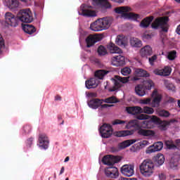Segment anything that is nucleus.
Returning a JSON list of instances; mask_svg holds the SVG:
<instances>
[{
    "mask_svg": "<svg viewBox=\"0 0 180 180\" xmlns=\"http://www.w3.org/2000/svg\"><path fill=\"white\" fill-rule=\"evenodd\" d=\"M6 23L11 27H16L19 25V21L22 23H32L34 18L33 13L30 8H24L19 11L17 16L11 13H6L5 15Z\"/></svg>",
    "mask_w": 180,
    "mask_h": 180,
    "instance_id": "f257e3e1",
    "label": "nucleus"
},
{
    "mask_svg": "<svg viewBox=\"0 0 180 180\" xmlns=\"http://www.w3.org/2000/svg\"><path fill=\"white\" fill-rule=\"evenodd\" d=\"M113 22V19L110 17H104L99 18L90 25L91 30L93 32H102V30H108Z\"/></svg>",
    "mask_w": 180,
    "mask_h": 180,
    "instance_id": "f03ea898",
    "label": "nucleus"
},
{
    "mask_svg": "<svg viewBox=\"0 0 180 180\" xmlns=\"http://www.w3.org/2000/svg\"><path fill=\"white\" fill-rule=\"evenodd\" d=\"M115 13H119L122 15V18H125V19H140V15L136 14L134 13H129L131 12V8L129 6H121L115 8Z\"/></svg>",
    "mask_w": 180,
    "mask_h": 180,
    "instance_id": "7ed1b4c3",
    "label": "nucleus"
},
{
    "mask_svg": "<svg viewBox=\"0 0 180 180\" xmlns=\"http://www.w3.org/2000/svg\"><path fill=\"white\" fill-rule=\"evenodd\" d=\"M141 173L144 176H151L153 170L154 169V163L149 159H146L139 166Z\"/></svg>",
    "mask_w": 180,
    "mask_h": 180,
    "instance_id": "20e7f679",
    "label": "nucleus"
},
{
    "mask_svg": "<svg viewBox=\"0 0 180 180\" xmlns=\"http://www.w3.org/2000/svg\"><path fill=\"white\" fill-rule=\"evenodd\" d=\"M152 29H158L160 27L162 32H168V17H159L151 24Z\"/></svg>",
    "mask_w": 180,
    "mask_h": 180,
    "instance_id": "39448f33",
    "label": "nucleus"
},
{
    "mask_svg": "<svg viewBox=\"0 0 180 180\" xmlns=\"http://www.w3.org/2000/svg\"><path fill=\"white\" fill-rule=\"evenodd\" d=\"M88 106H89L91 109H98L99 108L100 110L102 109H106L107 108H110V106H113V105L108 104H103V99L99 98H94L88 101Z\"/></svg>",
    "mask_w": 180,
    "mask_h": 180,
    "instance_id": "423d86ee",
    "label": "nucleus"
},
{
    "mask_svg": "<svg viewBox=\"0 0 180 180\" xmlns=\"http://www.w3.org/2000/svg\"><path fill=\"white\" fill-rule=\"evenodd\" d=\"M100 134L103 139H109L113 134V128L110 124H103L99 129Z\"/></svg>",
    "mask_w": 180,
    "mask_h": 180,
    "instance_id": "0eeeda50",
    "label": "nucleus"
},
{
    "mask_svg": "<svg viewBox=\"0 0 180 180\" xmlns=\"http://www.w3.org/2000/svg\"><path fill=\"white\" fill-rule=\"evenodd\" d=\"M129 79H130L129 77H122L120 76L115 75V79H114L115 86L113 87L112 89L110 90L111 92L116 91V89H119V88H120L122 86V84H120V82L122 84H127V82L129 81Z\"/></svg>",
    "mask_w": 180,
    "mask_h": 180,
    "instance_id": "6e6552de",
    "label": "nucleus"
},
{
    "mask_svg": "<svg viewBox=\"0 0 180 180\" xmlns=\"http://www.w3.org/2000/svg\"><path fill=\"white\" fill-rule=\"evenodd\" d=\"M120 161V159L117 156H113L112 155H107L104 156L102 159V162L105 165H115V164H117Z\"/></svg>",
    "mask_w": 180,
    "mask_h": 180,
    "instance_id": "1a4fd4ad",
    "label": "nucleus"
},
{
    "mask_svg": "<svg viewBox=\"0 0 180 180\" xmlns=\"http://www.w3.org/2000/svg\"><path fill=\"white\" fill-rule=\"evenodd\" d=\"M92 9V6H88L86 4H82L80 6V11H82V15L83 16H87L88 18L96 16V12Z\"/></svg>",
    "mask_w": 180,
    "mask_h": 180,
    "instance_id": "9d476101",
    "label": "nucleus"
},
{
    "mask_svg": "<svg viewBox=\"0 0 180 180\" xmlns=\"http://www.w3.org/2000/svg\"><path fill=\"white\" fill-rule=\"evenodd\" d=\"M151 97L153 98L151 103L152 108H158L162 99V96L158 93L157 89H155L151 94Z\"/></svg>",
    "mask_w": 180,
    "mask_h": 180,
    "instance_id": "9b49d317",
    "label": "nucleus"
},
{
    "mask_svg": "<svg viewBox=\"0 0 180 180\" xmlns=\"http://www.w3.org/2000/svg\"><path fill=\"white\" fill-rule=\"evenodd\" d=\"M101 40H102V37L99 35H89L86 38V44L87 49H89L90 47L95 46V44L98 43V41H101Z\"/></svg>",
    "mask_w": 180,
    "mask_h": 180,
    "instance_id": "f8f14e48",
    "label": "nucleus"
},
{
    "mask_svg": "<svg viewBox=\"0 0 180 180\" xmlns=\"http://www.w3.org/2000/svg\"><path fill=\"white\" fill-rule=\"evenodd\" d=\"M121 173L124 176H133L134 175V166L131 165H125L121 167Z\"/></svg>",
    "mask_w": 180,
    "mask_h": 180,
    "instance_id": "ddd939ff",
    "label": "nucleus"
},
{
    "mask_svg": "<svg viewBox=\"0 0 180 180\" xmlns=\"http://www.w3.org/2000/svg\"><path fill=\"white\" fill-rule=\"evenodd\" d=\"M50 141H49V137L46 134H41L39 135V146L44 150L49 148V144Z\"/></svg>",
    "mask_w": 180,
    "mask_h": 180,
    "instance_id": "4468645a",
    "label": "nucleus"
},
{
    "mask_svg": "<svg viewBox=\"0 0 180 180\" xmlns=\"http://www.w3.org/2000/svg\"><path fill=\"white\" fill-rule=\"evenodd\" d=\"M164 147V143L159 141L153 143L152 146H149L146 150V154H152V153H156V151H161Z\"/></svg>",
    "mask_w": 180,
    "mask_h": 180,
    "instance_id": "2eb2a0df",
    "label": "nucleus"
},
{
    "mask_svg": "<svg viewBox=\"0 0 180 180\" xmlns=\"http://www.w3.org/2000/svg\"><path fill=\"white\" fill-rule=\"evenodd\" d=\"M111 63L115 67H122L126 64V58L123 56L118 55L112 58Z\"/></svg>",
    "mask_w": 180,
    "mask_h": 180,
    "instance_id": "dca6fc26",
    "label": "nucleus"
},
{
    "mask_svg": "<svg viewBox=\"0 0 180 180\" xmlns=\"http://www.w3.org/2000/svg\"><path fill=\"white\" fill-rule=\"evenodd\" d=\"M94 6H99L102 9H110L112 5L108 0H93Z\"/></svg>",
    "mask_w": 180,
    "mask_h": 180,
    "instance_id": "f3484780",
    "label": "nucleus"
},
{
    "mask_svg": "<svg viewBox=\"0 0 180 180\" xmlns=\"http://www.w3.org/2000/svg\"><path fill=\"white\" fill-rule=\"evenodd\" d=\"M105 174L108 178H116L119 176V170L117 167H109L105 169Z\"/></svg>",
    "mask_w": 180,
    "mask_h": 180,
    "instance_id": "a211bd4d",
    "label": "nucleus"
},
{
    "mask_svg": "<svg viewBox=\"0 0 180 180\" xmlns=\"http://www.w3.org/2000/svg\"><path fill=\"white\" fill-rule=\"evenodd\" d=\"M140 54L143 58H148L150 56H153V49L149 45H146L141 49Z\"/></svg>",
    "mask_w": 180,
    "mask_h": 180,
    "instance_id": "6ab92c4d",
    "label": "nucleus"
},
{
    "mask_svg": "<svg viewBox=\"0 0 180 180\" xmlns=\"http://www.w3.org/2000/svg\"><path fill=\"white\" fill-rule=\"evenodd\" d=\"M85 85L87 89H92L93 88H96V86H98V82L96 77H91L90 79L86 80Z\"/></svg>",
    "mask_w": 180,
    "mask_h": 180,
    "instance_id": "aec40b11",
    "label": "nucleus"
},
{
    "mask_svg": "<svg viewBox=\"0 0 180 180\" xmlns=\"http://www.w3.org/2000/svg\"><path fill=\"white\" fill-rule=\"evenodd\" d=\"M126 111L129 115H140L143 113V108L140 106L127 107Z\"/></svg>",
    "mask_w": 180,
    "mask_h": 180,
    "instance_id": "412c9836",
    "label": "nucleus"
},
{
    "mask_svg": "<svg viewBox=\"0 0 180 180\" xmlns=\"http://www.w3.org/2000/svg\"><path fill=\"white\" fill-rule=\"evenodd\" d=\"M155 75H160L161 77H168L171 74V68L166 66L164 69L156 70L154 71Z\"/></svg>",
    "mask_w": 180,
    "mask_h": 180,
    "instance_id": "4be33fe9",
    "label": "nucleus"
},
{
    "mask_svg": "<svg viewBox=\"0 0 180 180\" xmlns=\"http://www.w3.org/2000/svg\"><path fill=\"white\" fill-rule=\"evenodd\" d=\"M107 49L112 54H122V49L112 42L107 46Z\"/></svg>",
    "mask_w": 180,
    "mask_h": 180,
    "instance_id": "5701e85b",
    "label": "nucleus"
},
{
    "mask_svg": "<svg viewBox=\"0 0 180 180\" xmlns=\"http://www.w3.org/2000/svg\"><path fill=\"white\" fill-rule=\"evenodd\" d=\"M154 20V16L151 15L149 17L145 18L143 20H141L140 23L141 27H143V29H147L150 25H151V22Z\"/></svg>",
    "mask_w": 180,
    "mask_h": 180,
    "instance_id": "b1692460",
    "label": "nucleus"
},
{
    "mask_svg": "<svg viewBox=\"0 0 180 180\" xmlns=\"http://www.w3.org/2000/svg\"><path fill=\"white\" fill-rule=\"evenodd\" d=\"M129 43L131 47H134L135 49H140V47H142L143 46V42L141 41V40L136 37L131 38L129 40Z\"/></svg>",
    "mask_w": 180,
    "mask_h": 180,
    "instance_id": "393cba45",
    "label": "nucleus"
},
{
    "mask_svg": "<svg viewBox=\"0 0 180 180\" xmlns=\"http://www.w3.org/2000/svg\"><path fill=\"white\" fill-rule=\"evenodd\" d=\"M116 44L126 47L127 46V38L123 35H118L115 40Z\"/></svg>",
    "mask_w": 180,
    "mask_h": 180,
    "instance_id": "a878e982",
    "label": "nucleus"
},
{
    "mask_svg": "<svg viewBox=\"0 0 180 180\" xmlns=\"http://www.w3.org/2000/svg\"><path fill=\"white\" fill-rule=\"evenodd\" d=\"M138 134L139 136H143V137H148L150 136H155V132L150 129H140L138 130Z\"/></svg>",
    "mask_w": 180,
    "mask_h": 180,
    "instance_id": "bb28decb",
    "label": "nucleus"
},
{
    "mask_svg": "<svg viewBox=\"0 0 180 180\" xmlns=\"http://www.w3.org/2000/svg\"><path fill=\"white\" fill-rule=\"evenodd\" d=\"M22 30L27 34H33L36 32V27L30 24H25L22 25Z\"/></svg>",
    "mask_w": 180,
    "mask_h": 180,
    "instance_id": "cd10ccee",
    "label": "nucleus"
},
{
    "mask_svg": "<svg viewBox=\"0 0 180 180\" xmlns=\"http://www.w3.org/2000/svg\"><path fill=\"white\" fill-rule=\"evenodd\" d=\"M136 141V139H128L124 141L119 144V148H120V150H123V148H127V147H129V146H131V144H134Z\"/></svg>",
    "mask_w": 180,
    "mask_h": 180,
    "instance_id": "c85d7f7f",
    "label": "nucleus"
},
{
    "mask_svg": "<svg viewBox=\"0 0 180 180\" xmlns=\"http://www.w3.org/2000/svg\"><path fill=\"white\" fill-rule=\"evenodd\" d=\"M133 133V131L123 130L114 132V136L115 137H126L127 136H131Z\"/></svg>",
    "mask_w": 180,
    "mask_h": 180,
    "instance_id": "c756f323",
    "label": "nucleus"
},
{
    "mask_svg": "<svg viewBox=\"0 0 180 180\" xmlns=\"http://www.w3.org/2000/svg\"><path fill=\"white\" fill-rule=\"evenodd\" d=\"M135 92L139 96H144L146 95V90L143 84H138L135 86Z\"/></svg>",
    "mask_w": 180,
    "mask_h": 180,
    "instance_id": "7c9ffc66",
    "label": "nucleus"
},
{
    "mask_svg": "<svg viewBox=\"0 0 180 180\" xmlns=\"http://www.w3.org/2000/svg\"><path fill=\"white\" fill-rule=\"evenodd\" d=\"M107 74H109V71L105 70H98L95 72L94 77L98 79H102L105 77V75H107Z\"/></svg>",
    "mask_w": 180,
    "mask_h": 180,
    "instance_id": "2f4dec72",
    "label": "nucleus"
},
{
    "mask_svg": "<svg viewBox=\"0 0 180 180\" xmlns=\"http://www.w3.org/2000/svg\"><path fill=\"white\" fill-rule=\"evenodd\" d=\"M156 165H158V167L162 165L164 162H165V158L164 157V155L159 153L156 156Z\"/></svg>",
    "mask_w": 180,
    "mask_h": 180,
    "instance_id": "473e14b6",
    "label": "nucleus"
},
{
    "mask_svg": "<svg viewBox=\"0 0 180 180\" xmlns=\"http://www.w3.org/2000/svg\"><path fill=\"white\" fill-rule=\"evenodd\" d=\"M141 127H143V129H153L154 124L151 120L150 121L145 120L141 122Z\"/></svg>",
    "mask_w": 180,
    "mask_h": 180,
    "instance_id": "72a5a7b5",
    "label": "nucleus"
},
{
    "mask_svg": "<svg viewBox=\"0 0 180 180\" xmlns=\"http://www.w3.org/2000/svg\"><path fill=\"white\" fill-rule=\"evenodd\" d=\"M178 158L173 157L171 158L170 162H169V167L172 169H175L176 167H178Z\"/></svg>",
    "mask_w": 180,
    "mask_h": 180,
    "instance_id": "f704fd0d",
    "label": "nucleus"
},
{
    "mask_svg": "<svg viewBox=\"0 0 180 180\" xmlns=\"http://www.w3.org/2000/svg\"><path fill=\"white\" fill-rule=\"evenodd\" d=\"M136 73L138 77H146V78L150 77V73L143 69H137Z\"/></svg>",
    "mask_w": 180,
    "mask_h": 180,
    "instance_id": "c9c22d12",
    "label": "nucleus"
},
{
    "mask_svg": "<svg viewBox=\"0 0 180 180\" xmlns=\"http://www.w3.org/2000/svg\"><path fill=\"white\" fill-rule=\"evenodd\" d=\"M167 58L169 60V61H174L176 58V51L173 50L171 51H169L167 53Z\"/></svg>",
    "mask_w": 180,
    "mask_h": 180,
    "instance_id": "e433bc0d",
    "label": "nucleus"
},
{
    "mask_svg": "<svg viewBox=\"0 0 180 180\" xmlns=\"http://www.w3.org/2000/svg\"><path fill=\"white\" fill-rule=\"evenodd\" d=\"M103 102H105V103H117V102H119V101H117V98H116V97H115V96L108 97L105 99H103Z\"/></svg>",
    "mask_w": 180,
    "mask_h": 180,
    "instance_id": "4c0bfd02",
    "label": "nucleus"
},
{
    "mask_svg": "<svg viewBox=\"0 0 180 180\" xmlns=\"http://www.w3.org/2000/svg\"><path fill=\"white\" fill-rule=\"evenodd\" d=\"M142 113L146 115H153L154 113V108L148 106H144L142 108Z\"/></svg>",
    "mask_w": 180,
    "mask_h": 180,
    "instance_id": "58836bf2",
    "label": "nucleus"
},
{
    "mask_svg": "<svg viewBox=\"0 0 180 180\" xmlns=\"http://www.w3.org/2000/svg\"><path fill=\"white\" fill-rule=\"evenodd\" d=\"M157 114L160 117H169V112L165 110H160L157 111Z\"/></svg>",
    "mask_w": 180,
    "mask_h": 180,
    "instance_id": "ea45409f",
    "label": "nucleus"
},
{
    "mask_svg": "<svg viewBox=\"0 0 180 180\" xmlns=\"http://www.w3.org/2000/svg\"><path fill=\"white\" fill-rule=\"evenodd\" d=\"M165 144L169 150H175L176 148V145L172 141H166Z\"/></svg>",
    "mask_w": 180,
    "mask_h": 180,
    "instance_id": "a19ab883",
    "label": "nucleus"
},
{
    "mask_svg": "<svg viewBox=\"0 0 180 180\" xmlns=\"http://www.w3.org/2000/svg\"><path fill=\"white\" fill-rule=\"evenodd\" d=\"M165 144L169 150H175L176 148V145L172 141H166Z\"/></svg>",
    "mask_w": 180,
    "mask_h": 180,
    "instance_id": "79ce46f5",
    "label": "nucleus"
},
{
    "mask_svg": "<svg viewBox=\"0 0 180 180\" xmlns=\"http://www.w3.org/2000/svg\"><path fill=\"white\" fill-rule=\"evenodd\" d=\"M98 56H106L108 51H106V48L103 46H100L98 49Z\"/></svg>",
    "mask_w": 180,
    "mask_h": 180,
    "instance_id": "37998d69",
    "label": "nucleus"
},
{
    "mask_svg": "<svg viewBox=\"0 0 180 180\" xmlns=\"http://www.w3.org/2000/svg\"><path fill=\"white\" fill-rule=\"evenodd\" d=\"M131 73V69H130V68H124L121 70V74L124 77H127V75H130Z\"/></svg>",
    "mask_w": 180,
    "mask_h": 180,
    "instance_id": "c03bdc74",
    "label": "nucleus"
},
{
    "mask_svg": "<svg viewBox=\"0 0 180 180\" xmlns=\"http://www.w3.org/2000/svg\"><path fill=\"white\" fill-rule=\"evenodd\" d=\"M149 117H151V116L147 115L146 114H140L136 116V119L138 120H147Z\"/></svg>",
    "mask_w": 180,
    "mask_h": 180,
    "instance_id": "a18cd8bd",
    "label": "nucleus"
},
{
    "mask_svg": "<svg viewBox=\"0 0 180 180\" xmlns=\"http://www.w3.org/2000/svg\"><path fill=\"white\" fill-rule=\"evenodd\" d=\"M5 49V40L0 34V54H2V50Z\"/></svg>",
    "mask_w": 180,
    "mask_h": 180,
    "instance_id": "49530a36",
    "label": "nucleus"
},
{
    "mask_svg": "<svg viewBox=\"0 0 180 180\" xmlns=\"http://www.w3.org/2000/svg\"><path fill=\"white\" fill-rule=\"evenodd\" d=\"M154 86V82H152V80H148L145 82V88L146 89H151Z\"/></svg>",
    "mask_w": 180,
    "mask_h": 180,
    "instance_id": "de8ad7c7",
    "label": "nucleus"
},
{
    "mask_svg": "<svg viewBox=\"0 0 180 180\" xmlns=\"http://www.w3.org/2000/svg\"><path fill=\"white\" fill-rule=\"evenodd\" d=\"M165 86L167 89H169V91H175V86H174V84L172 83H165Z\"/></svg>",
    "mask_w": 180,
    "mask_h": 180,
    "instance_id": "09e8293b",
    "label": "nucleus"
},
{
    "mask_svg": "<svg viewBox=\"0 0 180 180\" xmlns=\"http://www.w3.org/2000/svg\"><path fill=\"white\" fill-rule=\"evenodd\" d=\"M142 105H150L151 103V98H144L141 101Z\"/></svg>",
    "mask_w": 180,
    "mask_h": 180,
    "instance_id": "8fccbe9b",
    "label": "nucleus"
},
{
    "mask_svg": "<svg viewBox=\"0 0 180 180\" xmlns=\"http://www.w3.org/2000/svg\"><path fill=\"white\" fill-rule=\"evenodd\" d=\"M23 131H25V133L29 134L30 133V131H32V127H30V125H25L23 127Z\"/></svg>",
    "mask_w": 180,
    "mask_h": 180,
    "instance_id": "3c124183",
    "label": "nucleus"
},
{
    "mask_svg": "<svg viewBox=\"0 0 180 180\" xmlns=\"http://www.w3.org/2000/svg\"><path fill=\"white\" fill-rule=\"evenodd\" d=\"M158 57L157 55H154L152 57L149 58V63L150 65H154V61H155V60H157Z\"/></svg>",
    "mask_w": 180,
    "mask_h": 180,
    "instance_id": "603ef678",
    "label": "nucleus"
},
{
    "mask_svg": "<svg viewBox=\"0 0 180 180\" xmlns=\"http://www.w3.org/2000/svg\"><path fill=\"white\" fill-rule=\"evenodd\" d=\"M150 122H153V124L154 123H158L160 122V118H158L157 116L155 115H153L151 117V120Z\"/></svg>",
    "mask_w": 180,
    "mask_h": 180,
    "instance_id": "864d4df0",
    "label": "nucleus"
},
{
    "mask_svg": "<svg viewBox=\"0 0 180 180\" xmlns=\"http://www.w3.org/2000/svg\"><path fill=\"white\" fill-rule=\"evenodd\" d=\"M126 123V122L123 121V120H115L113 122L112 124L115 125V124H123Z\"/></svg>",
    "mask_w": 180,
    "mask_h": 180,
    "instance_id": "5fc2aeb1",
    "label": "nucleus"
},
{
    "mask_svg": "<svg viewBox=\"0 0 180 180\" xmlns=\"http://www.w3.org/2000/svg\"><path fill=\"white\" fill-rule=\"evenodd\" d=\"M143 40H148V39H151V34H143L142 36Z\"/></svg>",
    "mask_w": 180,
    "mask_h": 180,
    "instance_id": "6e6d98bb",
    "label": "nucleus"
},
{
    "mask_svg": "<svg viewBox=\"0 0 180 180\" xmlns=\"http://www.w3.org/2000/svg\"><path fill=\"white\" fill-rule=\"evenodd\" d=\"M159 178L160 180H165L167 177H166L165 174L162 173V174H159Z\"/></svg>",
    "mask_w": 180,
    "mask_h": 180,
    "instance_id": "4d7b16f0",
    "label": "nucleus"
},
{
    "mask_svg": "<svg viewBox=\"0 0 180 180\" xmlns=\"http://www.w3.org/2000/svg\"><path fill=\"white\" fill-rule=\"evenodd\" d=\"M112 2H116L117 4H123L124 0H111Z\"/></svg>",
    "mask_w": 180,
    "mask_h": 180,
    "instance_id": "13d9d810",
    "label": "nucleus"
},
{
    "mask_svg": "<svg viewBox=\"0 0 180 180\" xmlns=\"http://www.w3.org/2000/svg\"><path fill=\"white\" fill-rule=\"evenodd\" d=\"M176 147H179L180 146V139H176L175 141Z\"/></svg>",
    "mask_w": 180,
    "mask_h": 180,
    "instance_id": "bf43d9fd",
    "label": "nucleus"
},
{
    "mask_svg": "<svg viewBox=\"0 0 180 180\" xmlns=\"http://www.w3.org/2000/svg\"><path fill=\"white\" fill-rule=\"evenodd\" d=\"M55 101H61V96L60 95H56L55 96Z\"/></svg>",
    "mask_w": 180,
    "mask_h": 180,
    "instance_id": "052dcab7",
    "label": "nucleus"
},
{
    "mask_svg": "<svg viewBox=\"0 0 180 180\" xmlns=\"http://www.w3.org/2000/svg\"><path fill=\"white\" fill-rule=\"evenodd\" d=\"M65 169L64 168V167H62L59 175H62V174H64Z\"/></svg>",
    "mask_w": 180,
    "mask_h": 180,
    "instance_id": "680f3d73",
    "label": "nucleus"
},
{
    "mask_svg": "<svg viewBox=\"0 0 180 180\" xmlns=\"http://www.w3.org/2000/svg\"><path fill=\"white\" fill-rule=\"evenodd\" d=\"M130 127H131V122H129V123L126 125V129H130Z\"/></svg>",
    "mask_w": 180,
    "mask_h": 180,
    "instance_id": "e2e57ef3",
    "label": "nucleus"
},
{
    "mask_svg": "<svg viewBox=\"0 0 180 180\" xmlns=\"http://www.w3.org/2000/svg\"><path fill=\"white\" fill-rule=\"evenodd\" d=\"M167 124H168V123L162 124V127L164 129V130H165V129H167Z\"/></svg>",
    "mask_w": 180,
    "mask_h": 180,
    "instance_id": "0e129e2a",
    "label": "nucleus"
},
{
    "mask_svg": "<svg viewBox=\"0 0 180 180\" xmlns=\"http://www.w3.org/2000/svg\"><path fill=\"white\" fill-rule=\"evenodd\" d=\"M68 161H70V157L68 156L65 158L64 162H68Z\"/></svg>",
    "mask_w": 180,
    "mask_h": 180,
    "instance_id": "69168bd1",
    "label": "nucleus"
},
{
    "mask_svg": "<svg viewBox=\"0 0 180 180\" xmlns=\"http://www.w3.org/2000/svg\"><path fill=\"white\" fill-rule=\"evenodd\" d=\"M28 141H30V143H32V141H33V138H30Z\"/></svg>",
    "mask_w": 180,
    "mask_h": 180,
    "instance_id": "338daca9",
    "label": "nucleus"
},
{
    "mask_svg": "<svg viewBox=\"0 0 180 180\" xmlns=\"http://www.w3.org/2000/svg\"><path fill=\"white\" fill-rule=\"evenodd\" d=\"M178 105H179V107L180 108V100L178 101Z\"/></svg>",
    "mask_w": 180,
    "mask_h": 180,
    "instance_id": "774afa93",
    "label": "nucleus"
}]
</instances>
